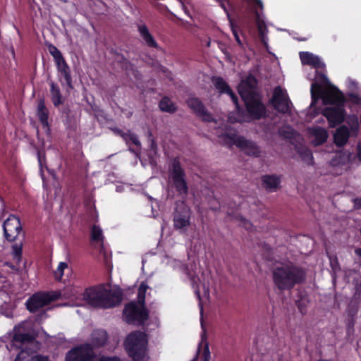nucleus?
Instances as JSON below:
<instances>
[{
	"instance_id": "nucleus-1",
	"label": "nucleus",
	"mask_w": 361,
	"mask_h": 361,
	"mask_svg": "<svg viewBox=\"0 0 361 361\" xmlns=\"http://www.w3.org/2000/svg\"><path fill=\"white\" fill-rule=\"evenodd\" d=\"M312 104L315 105L319 99H322L324 104H335L334 106L326 107L322 114L327 118L329 126L335 127L344 120L343 102L345 101L343 94L336 88L322 89L317 83H312L311 86Z\"/></svg>"
},
{
	"instance_id": "nucleus-2",
	"label": "nucleus",
	"mask_w": 361,
	"mask_h": 361,
	"mask_svg": "<svg viewBox=\"0 0 361 361\" xmlns=\"http://www.w3.org/2000/svg\"><path fill=\"white\" fill-rule=\"evenodd\" d=\"M271 274L273 283L280 291L291 290L302 283L306 276L302 268L291 262L276 263Z\"/></svg>"
},
{
	"instance_id": "nucleus-3",
	"label": "nucleus",
	"mask_w": 361,
	"mask_h": 361,
	"mask_svg": "<svg viewBox=\"0 0 361 361\" xmlns=\"http://www.w3.org/2000/svg\"><path fill=\"white\" fill-rule=\"evenodd\" d=\"M122 293L118 290H107L103 286L87 289L83 299L94 307L111 308L119 305Z\"/></svg>"
},
{
	"instance_id": "nucleus-4",
	"label": "nucleus",
	"mask_w": 361,
	"mask_h": 361,
	"mask_svg": "<svg viewBox=\"0 0 361 361\" xmlns=\"http://www.w3.org/2000/svg\"><path fill=\"white\" fill-rule=\"evenodd\" d=\"M146 345V335L139 331L130 334L126 341V348L134 361H141L144 358Z\"/></svg>"
},
{
	"instance_id": "nucleus-5",
	"label": "nucleus",
	"mask_w": 361,
	"mask_h": 361,
	"mask_svg": "<svg viewBox=\"0 0 361 361\" xmlns=\"http://www.w3.org/2000/svg\"><path fill=\"white\" fill-rule=\"evenodd\" d=\"M66 361H121L117 357L102 356L97 358L90 344H84L71 349L66 356Z\"/></svg>"
},
{
	"instance_id": "nucleus-6",
	"label": "nucleus",
	"mask_w": 361,
	"mask_h": 361,
	"mask_svg": "<svg viewBox=\"0 0 361 361\" xmlns=\"http://www.w3.org/2000/svg\"><path fill=\"white\" fill-rule=\"evenodd\" d=\"M219 142L227 145H235L249 156L259 157L260 155L261 151L255 142L238 136L233 133L219 135Z\"/></svg>"
},
{
	"instance_id": "nucleus-7",
	"label": "nucleus",
	"mask_w": 361,
	"mask_h": 361,
	"mask_svg": "<svg viewBox=\"0 0 361 361\" xmlns=\"http://www.w3.org/2000/svg\"><path fill=\"white\" fill-rule=\"evenodd\" d=\"M169 176L173 185L178 194L183 197H186L188 194L186 175L177 159H174L172 161L169 169Z\"/></svg>"
},
{
	"instance_id": "nucleus-8",
	"label": "nucleus",
	"mask_w": 361,
	"mask_h": 361,
	"mask_svg": "<svg viewBox=\"0 0 361 361\" xmlns=\"http://www.w3.org/2000/svg\"><path fill=\"white\" fill-rule=\"evenodd\" d=\"M190 209L184 202L177 203L173 219L174 228L185 233L190 226Z\"/></svg>"
},
{
	"instance_id": "nucleus-9",
	"label": "nucleus",
	"mask_w": 361,
	"mask_h": 361,
	"mask_svg": "<svg viewBox=\"0 0 361 361\" xmlns=\"http://www.w3.org/2000/svg\"><path fill=\"white\" fill-rule=\"evenodd\" d=\"M61 293L56 292H38L30 297L26 302V307L31 312H35L48 305L52 301L60 298Z\"/></svg>"
},
{
	"instance_id": "nucleus-10",
	"label": "nucleus",
	"mask_w": 361,
	"mask_h": 361,
	"mask_svg": "<svg viewBox=\"0 0 361 361\" xmlns=\"http://www.w3.org/2000/svg\"><path fill=\"white\" fill-rule=\"evenodd\" d=\"M123 317L129 324H142L148 319V313L145 305L131 302L126 305L123 310Z\"/></svg>"
},
{
	"instance_id": "nucleus-11",
	"label": "nucleus",
	"mask_w": 361,
	"mask_h": 361,
	"mask_svg": "<svg viewBox=\"0 0 361 361\" xmlns=\"http://www.w3.org/2000/svg\"><path fill=\"white\" fill-rule=\"evenodd\" d=\"M274 108L279 112L286 114L290 111V102L285 90L280 86L275 87L271 99Z\"/></svg>"
},
{
	"instance_id": "nucleus-12",
	"label": "nucleus",
	"mask_w": 361,
	"mask_h": 361,
	"mask_svg": "<svg viewBox=\"0 0 361 361\" xmlns=\"http://www.w3.org/2000/svg\"><path fill=\"white\" fill-rule=\"evenodd\" d=\"M4 236L9 242L16 240L22 231V226L18 217L10 215L4 222Z\"/></svg>"
},
{
	"instance_id": "nucleus-13",
	"label": "nucleus",
	"mask_w": 361,
	"mask_h": 361,
	"mask_svg": "<svg viewBox=\"0 0 361 361\" xmlns=\"http://www.w3.org/2000/svg\"><path fill=\"white\" fill-rule=\"evenodd\" d=\"M246 106L248 113L255 119H259L265 116L266 108L262 103L259 96L242 98Z\"/></svg>"
},
{
	"instance_id": "nucleus-14",
	"label": "nucleus",
	"mask_w": 361,
	"mask_h": 361,
	"mask_svg": "<svg viewBox=\"0 0 361 361\" xmlns=\"http://www.w3.org/2000/svg\"><path fill=\"white\" fill-rule=\"evenodd\" d=\"M188 106L202 121H215L212 115L207 111L204 104L197 97H190L186 100Z\"/></svg>"
},
{
	"instance_id": "nucleus-15",
	"label": "nucleus",
	"mask_w": 361,
	"mask_h": 361,
	"mask_svg": "<svg viewBox=\"0 0 361 361\" xmlns=\"http://www.w3.org/2000/svg\"><path fill=\"white\" fill-rule=\"evenodd\" d=\"M34 340L35 338L30 334L23 333L20 328H15L11 350L13 348L27 350V345H32ZM7 349L10 350V348L7 347Z\"/></svg>"
},
{
	"instance_id": "nucleus-16",
	"label": "nucleus",
	"mask_w": 361,
	"mask_h": 361,
	"mask_svg": "<svg viewBox=\"0 0 361 361\" xmlns=\"http://www.w3.org/2000/svg\"><path fill=\"white\" fill-rule=\"evenodd\" d=\"M34 340L35 338L30 334L23 333L20 328H15L11 350L13 348L27 350V345H32ZM7 349L10 350V348L7 347Z\"/></svg>"
},
{
	"instance_id": "nucleus-17",
	"label": "nucleus",
	"mask_w": 361,
	"mask_h": 361,
	"mask_svg": "<svg viewBox=\"0 0 361 361\" xmlns=\"http://www.w3.org/2000/svg\"><path fill=\"white\" fill-rule=\"evenodd\" d=\"M257 81L252 75H250L245 79L242 80L238 86V92L241 97L247 98L249 97L258 95L257 92Z\"/></svg>"
},
{
	"instance_id": "nucleus-18",
	"label": "nucleus",
	"mask_w": 361,
	"mask_h": 361,
	"mask_svg": "<svg viewBox=\"0 0 361 361\" xmlns=\"http://www.w3.org/2000/svg\"><path fill=\"white\" fill-rule=\"evenodd\" d=\"M212 82L216 87V90H219L220 93H226L230 95L233 102L238 106V97L233 93L232 90L230 88L226 82L221 77H215L212 79Z\"/></svg>"
},
{
	"instance_id": "nucleus-19",
	"label": "nucleus",
	"mask_w": 361,
	"mask_h": 361,
	"mask_svg": "<svg viewBox=\"0 0 361 361\" xmlns=\"http://www.w3.org/2000/svg\"><path fill=\"white\" fill-rule=\"evenodd\" d=\"M280 178L276 175H265L262 177V187L269 192H275L280 188Z\"/></svg>"
},
{
	"instance_id": "nucleus-20",
	"label": "nucleus",
	"mask_w": 361,
	"mask_h": 361,
	"mask_svg": "<svg viewBox=\"0 0 361 361\" xmlns=\"http://www.w3.org/2000/svg\"><path fill=\"white\" fill-rule=\"evenodd\" d=\"M309 132L311 136L314 137L312 142L314 146L322 145L328 138V133L323 128H312L309 130Z\"/></svg>"
},
{
	"instance_id": "nucleus-21",
	"label": "nucleus",
	"mask_w": 361,
	"mask_h": 361,
	"mask_svg": "<svg viewBox=\"0 0 361 361\" xmlns=\"http://www.w3.org/2000/svg\"><path fill=\"white\" fill-rule=\"evenodd\" d=\"M37 115L39 118V120L42 123L43 127L46 128L47 131H49V111L47 108L45 106L44 99L43 98L39 99L38 101Z\"/></svg>"
},
{
	"instance_id": "nucleus-22",
	"label": "nucleus",
	"mask_w": 361,
	"mask_h": 361,
	"mask_svg": "<svg viewBox=\"0 0 361 361\" xmlns=\"http://www.w3.org/2000/svg\"><path fill=\"white\" fill-rule=\"evenodd\" d=\"M300 60L302 64L310 65L316 68H323L324 64L321 61L320 59L309 52H300Z\"/></svg>"
},
{
	"instance_id": "nucleus-23",
	"label": "nucleus",
	"mask_w": 361,
	"mask_h": 361,
	"mask_svg": "<svg viewBox=\"0 0 361 361\" xmlns=\"http://www.w3.org/2000/svg\"><path fill=\"white\" fill-rule=\"evenodd\" d=\"M350 130L345 126H342L336 129L334 134V142L338 146H343L348 140Z\"/></svg>"
},
{
	"instance_id": "nucleus-24",
	"label": "nucleus",
	"mask_w": 361,
	"mask_h": 361,
	"mask_svg": "<svg viewBox=\"0 0 361 361\" xmlns=\"http://www.w3.org/2000/svg\"><path fill=\"white\" fill-rule=\"evenodd\" d=\"M138 32L148 47L157 48L158 44L145 24L137 25Z\"/></svg>"
},
{
	"instance_id": "nucleus-25",
	"label": "nucleus",
	"mask_w": 361,
	"mask_h": 361,
	"mask_svg": "<svg viewBox=\"0 0 361 361\" xmlns=\"http://www.w3.org/2000/svg\"><path fill=\"white\" fill-rule=\"evenodd\" d=\"M255 18L261 41L264 44H266L267 28L264 19L261 16L259 12L257 11V8H256L255 12Z\"/></svg>"
},
{
	"instance_id": "nucleus-26",
	"label": "nucleus",
	"mask_w": 361,
	"mask_h": 361,
	"mask_svg": "<svg viewBox=\"0 0 361 361\" xmlns=\"http://www.w3.org/2000/svg\"><path fill=\"white\" fill-rule=\"evenodd\" d=\"M51 99L54 106L58 107L63 104L64 98L62 96L59 87L54 82H50Z\"/></svg>"
},
{
	"instance_id": "nucleus-27",
	"label": "nucleus",
	"mask_w": 361,
	"mask_h": 361,
	"mask_svg": "<svg viewBox=\"0 0 361 361\" xmlns=\"http://www.w3.org/2000/svg\"><path fill=\"white\" fill-rule=\"evenodd\" d=\"M108 336L104 330H95L92 334L91 341L94 348H99L106 343Z\"/></svg>"
},
{
	"instance_id": "nucleus-28",
	"label": "nucleus",
	"mask_w": 361,
	"mask_h": 361,
	"mask_svg": "<svg viewBox=\"0 0 361 361\" xmlns=\"http://www.w3.org/2000/svg\"><path fill=\"white\" fill-rule=\"evenodd\" d=\"M14 361H50L49 357L40 355H32L26 350L23 349Z\"/></svg>"
},
{
	"instance_id": "nucleus-29",
	"label": "nucleus",
	"mask_w": 361,
	"mask_h": 361,
	"mask_svg": "<svg viewBox=\"0 0 361 361\" xmlns=\"http://www.w3.org/2000/svg\"><path fill=\"white\" fill-rule=\"evenodd\" d=\"M56 66L58 71L64 77L68 87L73 88L71 71L66 62L65 61V59L56 63Z\"/></svg>"
},
{
	"instance_id": "nucleus-30",
	"label": "nucleus",
	"mask_w": 361,
	"mask_h": 361,
	"mask_svg": "<svg viewBox=\"0 0 361 361\" xmlns=\"http://www.w3.org/2000/svg\"><path fill=\"white\" fill-rule=\"evenodd\" d=\"M159 106L161 111L170 114H173L177 110L175 104L169 97H164L160 101Z\"/></svg>"
},
{
	"instance_id": "nucleus-31",
	"label": "nucleus",
	"mask_w": 361,
	"mask_h": 361,
	"mask_svg": "<svg viewBox=\"0 0 361 361\" xmlns=\"http://www.w3.org/2000/svg\"><path fill=\"white\" fill-rule=\"evenodd\" d=\"M148 289H149V287L145 281H143L140 283L137 293L139 304L145 305L146 293Z\"/></svg>"
},
{
	"instance_id": "nucleus-32",
	"label": "nucleus",
	"mask_w": 361,
	"mask_h": 361,
	"mask_svg": "<svg viewBox=\"0 0 361 361\" xmlns=\"http://www.w3.org/2000/svg\"><path fill=\"white\" fill-rule=\"evenodd\" d=\"M126 136L123 137V140L126 142L127 144H128L129 141H131L135 145L140 147L141 143L136 134L132 133L130 130H128L126 132Z\"/></svg>"
},
{
	"instance_id": "nucleus-33",
	"label": "nucleus",
	"mask_w": 361,
	"mask_h": 361,
	"mask_svg": "<svg viewBox=\"0 0 361 361\" xmlns=\"http://www.w3.org/2000/svg\"><path fill=\"white\" fill-rule=\"evenodd\" d=\"M91 238L94 241H102V231L98 226H93L91 231Z\"/></svg>"
},
{
	"instance_id": "nucleus-34",
	"label": "nucleus",
	"mask_w": 361,
	"mask_h": 361,
	"mask_svg": "<svg viewBox=\"0 0 361 361\" xmlns=\"http://www.w3.org/2000/svg\"><path fill=\"white\" fill-rule=\"evenodd\" d=\"M12 255L13 257V259L17 262H19L21 259V255H22V243H16L12 246Z\"/></svg>"
},
{
	"instance_id": "nucleus-35",
	"label": "nucleus",
	"mask_w": 361,
	"mask_h": 361,
	"mask_svg": "<svg viewBox=\"0 0 361 361\" xmlns=\"http://www.w3.org/2000/svg\"><path fill=\"white\" fill-rule=\"evenodd\" d=\"M49 51L50 54L54 57L56 63L64 60L63 56H62L61 51L54 45H50L49 47Z\"/></svg>"
},
{
	"instance_id": "nucleus-36",
	"label": "nucleus",
	"mask_w": 361,
	"mask_h": 361,
	"mask_svg": "<svg viewBox=\"0 0 361 361\" xmlns=\"http://www.w3.org/2000/svg\"><path fill=\"white\" fill-rule=\"evenodd\" d=\"M68 266L67 263L60 262L58 266L57 270L55 271L54 273L55 279L57 281H61L63 275L64 269H68Z\"/></svg>"
},
{
	"instance_id": "nucleus-37",
	"label": "nucleus",
	"mask_w": 361,
	"mask_h": 361,
	"mask_svg": "<svg viewBox=\"0 0 361 361\" xmlns=\"http://www.w3.org/2000/svg\"><path fill=\"white\" fill-rule=\"evenodd\" d=\"M358 311V303L357 302L351 301L348 307V317H355Z\"/></svg>"
},
{
	"instance_id": "nucleus-38",
	"label": "nucleus",
	"mask_w": 361,
	"mask_h": 361,
	"mask_svg": "<svg viewBox=\"0 0 361 361\" xmlns=\"http://www.w3.org/2000/svg\"><path fill=\"white\" fill-rule=\"evenodd\" d=\"M298 153L301 158L306 161H311L312 159V154L311 152L305 147L298 149Z\"/></svg>"
},
{
	"instance_id": "nucleus-39",
	"label": "nucleus",
	"mask_w": 361,
	"mask_h": 361,
	"mask_svg": "<svg viewBox=\"0 0 361 361\" xmlns=\"http://www.w3.org/2000/svg\"><path fill=\"white\" fill-rule=\"evenodd\" d=\"M231 25L232 32H233V35L235 37V39L236 42H238V44L239 45L242 46L241 40H240V39L239 37V35H238L236 30L234 28L233 25L232 23H231Z\"/></svg>"
},
{
	"instance_id": "nucleus-40",
	"label": "nucleus",
	"mask_w": 361,
	"mask_h": 361,
	"mask_svg": "<svg viewBox=\"0 0 361 361\" xmlns=\"http://www.w3.org/2000/svg\"><path fill=\"white\" fill-rule=\"evenodd\" d=\"M111 130H112V131H113L115 134H116V135H118L121 136L123 139V137H125V136H126V133L123 132L122 130H121V129H119V128H111Z\"/></svg>"
},
{
	"instance_id": "nucleus-41",
	"label": "nucleus",
	"mask_w": 361,
	"mask_h": 361,
	"mask_svg": "<svg viewBox=\"0 0 361 361\" xmlns=\"http://www.w3.org/2000/svg\"><path fill=\"white\" fill-rule=\"evenodd\" d=\"M159 69H160V71L163 72L165 74L166 77H167L170 80H172L171 73L170 71H169L166 68H165L164 67H163L161 66H160Z\"/></svg>"
},
{
	"instance_id": "nucleus-42",
	"label": "nucleus",
	"mask_w": 361,
	"mask_h": 361,
	"mask_svg": "<svg viewBox=\"0 0 361 361\" xmlns=\"http://www.w3.org/2000/svg\"><path fill=\"white\" fill-rule=\"evenodd\" d=\"M354 208L356 209H361V198H355L353 200Z\"/></svg>"
},
{
	"instance_id": "nucleus-43",
	"label": "nucleus",
	"mask_w": 361,
	"mask_h": 361,
	"mask_svg": "<svg viewBox=\"0 0 361 361\" xmlns=\"http://www.w3.org/2000/svg\"><path fill=\"white\" fill-rule=\"evenodd\" d=\"M355 318V317H352L348 318L347 325L348 328H353L354 326Z\"/></svg>"
},
{
	"instance_id": "nucleus-44",
	"label": "nucleus",
	"mask_w": 361,
	"mask_h": 361,
	"mask_svg": "<svg viewBox=\"0 0 361 361\" xmlns=\"http://www.w3.org/2000/svg\"><path fill=\"white\" fill-rule=\"evenodd\" d=\"M217 2H219L221 6V8L225 11H227L226 5V4L228 3V0H216Z\"/></svg>"
},
{
	"instance_id": "nucleus-45",
	"label": "nucleus",
	"mask_w": 361,
	"mask_h": 361,
	"mask_svg": "<svg viewBox=\"0 0 361 361\" xmlns=\"http://www.w3.org/2000/svg\"><path fill=\"white\" fill-rule=\"evenodd\" d=\"M150 142H151V145H150V147H151V149H152V150L155 151V150L157 149V144H156V142H155L154 139L153 137H152V138L150 139Z\"/></svg>"
},
{
	"instance_id": "nucleus-46",
	"label": "nucleus",
	"mask_w": 361,
	"mask_h": 361,
	"mask_svg": "<svg viewBox=\"0 0 361 361\" xmlns=\"http://www.w3.org/2000/svg\"><path fill=\"white\" fill-rule=\"evenodd\" d=\"M255 5L258 8L262 10L263 9V4L260 0H255Z\"/></svg>"
},
{
	"instance_id": "nucleus-47",
	"label": "nucleus",
	"mask_w": 361,
	"mask_h": 361,
	"mask_svg": "<svg viewBox=\"0 0 361 361\" xmlns=\"http://www.w3.org/2000/svg\"><path fill=\"white\" fill-rule=\"evenodd\" d=\"M63 114H66V116L67 118H72L73 116V115H72L71 114V111L70 109H65L63 111Z\"/></svg>"
},
{
	"instance_id": "nucleus-48",
	"label": "nucleus",
	"mask_w": 361,
	"mask_h": 361,
	"mask_svg": "<svg viewBox=\"0 0 361 361\" xmlns=\"http://www.w3.org/2000/svg\"><path fill=\"white\" fill-rule=\"evenodd\" d=\"M357 148H358L357 156H358L359 159L361 161V142L358 143Z\"/></svg>"
},
{
	"instance_id": "nucleus-49",
	"label": "nucleus",
	"mask_w": 361,
	"mask_h": 361,
	"mask_svg": "<svg viewBox=\"0 0 361 361\" xmlns=\"http://www.w3.org/2000/svg\"><path fill=\"white\" fill-rule=\"evenodd\" d=\"M195 293H196L198 299L200 300H201V295H200V290L198 288L195 290Z\"/></svg>"
},
{
	"instance_id": "nucleus-50",
	"label": "nucleus",
	"mask_w": 361,
	"mask_h": 361,
	"mask_svg": "<svg viewBox=\"0 0 361 361\" xmlns=\"http://www.w3.org/2000/svg\"><path fill=\"white\" fill-rule=\"evenodd\" d=\"M338 264L337 260H335V262H331V266L334 269H335L336 266Z\"/></svg>"
},
{
	"instance_id": "nucleus-51",
	"label": "nucleus",
	"mask_w": 361,
	"mask_h": 361,
	"mask_svg": "<svg viewBox=\"0 0 361 361\" xmlns=\"http://www.w3.org/2000/svg\"><path fill=\"white\" fill-rule=\"evenodd\" d=\"M355 253L361 257V248L355 250Z\"/></svg>"
},
{
	"instance_id": "nucleus-52",
	"label": "nucleus",
	"mask_w": 361,
	"mask_h": 361,
	"mask_svg": "<svg viewBox=\"0 0 361 361\" xmlns=\"http://www.w3.org/2000/svg\"><path fill=\"white\" fill-rule=\"evenodd\" d=\"M203 361H209V355L205 353Z\"/></svg>"
},
{
	"instance_id": "nucleus-53",
	"label": "nucleus",
	"mask_w": 361,
	"mask_h": 361,
	"mask_svg": "<svg viewBox=\"0 0 361 361\" xmlns=\"http://www.w3.org/2000/svg\"><path fill=\"white\" fill-rule=\"evenodd\" d=\"M250 223L249 221H246V222H245L244 225H245V227H247V226L250 225Z\"/></svg>"
},
{
	"instance_id": "nucleus-54",
	"label": "nucleus",
	"mask_w": 361,
	"mask_h": 361,
	"mask_svg": "<svg viewBox=\"0 0 361 361\" xmlns=\"http://www.w3.org/2000/svg\"><path fill=\"white\" fill-rule=\"evenodd\" d=\"M6 265L9 266V267H11L12 269H13V268H14V267H13V266H11V265L10 264V263H8V262H7V263H6Z\"/></svg>"
},
{
	"instance_id": "nucleus-55",
	"label": "nucleus",
	"mask_w": 361,
	"mask_h": 361,
	"mask_svg": "<svg viewBox=\"0 0 361 361\" xmlns=\"http://www.w3.org/2000/svg\"><path fill=\"white\" fill-rule=\"evenodd\" d=\"M149 137H152V133L150 132L149 133Z\"/></svg>"
},
{
	"instance_id": "nucleus-56",
	"label": "nucleus",
	"mask_w": 361,
	"mask_h": 361,
	"mask_svg": "<svg viewBox=\"0 0 361 361\" xmlns=\"http://www.w3.org/2000/svg\"><path fill=\"white\" fill-rule=\"evenodd\" d=\"M360 235H361V227H360Z\"/></svg>"
}]
</instances>
